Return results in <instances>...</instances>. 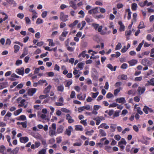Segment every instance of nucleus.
Segmentation results:
<instances>
[{
  "label": "nucleus",
  "instance_id": "ea45409f",
  "mask_svg": "<svg viewBox=\"0 0 154 154\" xmlns=\"http://www.w3.org/2000/svg\"><path fill=\"white\" fill-rule=\"evenodd\" d=\"M20 47L19 46L17 45H15L14 46V52L15 53H17L19 50Z\"/></svg>",
  "mask_w": 154,
  "mask_h": 154
},
{
  "label": "nucleus",
  "instance_id": "3c124183",
  "mask_svg": "<svg viewBox=\"0 0 154 154\" xmlns=\"http://www.w3.org/2000/svg\"><path fill=\"white\" fill-rule=\"evenodd\" d=\"M22 63V61L21 60H17L15 63V64L17 66H19Z\"/></svg>",
  "mask_w": 154,
  "mask_h": 154
},
{
  "label": "nucleus",
  "instance_id": "e433bc0d",
  "mask_svg": "<svg viewBox=\"0 0 154 154\" xmlns=\"http://www.w3.org/2000/svg\"><path fill=\"white\" fill-rule=\"evenodd\" d=\"M145 27L144 23L143 21H141L140 22V24L138 26V28L139 29H142Z\"/></svg>",
  "mask_w": 154,
  "mask_h": 154
},
{
  "label": "nucleus",
  "instance_id": "f03ea898",
  "mask_svg": "<svg viewBox=\"0 0 154 154\" xmlns=\"http://www.w3.org/2000/svg\"><path fill=\"white\" fill-rule=\"evenodd\" d=\"M127 142L124 138H122L120 141L119 142L118 146L120 148V150L122 151L125 149V146Z\"/></svg>",
  "mask_w": 154,
  "mask_h": 154
},
{
  "label": "nucleus",
  "instance_id": "c85d7f7f",
  "mask_svg": "<svg viewBox=\"0 0 154 154\" xmlns=\"http://www.w3.org/2000/svg\"><path fill=\"white\" fill-rule=\"evenodd\" d=\"M122 88L121 87H119L114 90V94L115 96L117 95L118 94L120 91V90H122Z\"/></svg>",
  "mask_w": 154,
  "mask_h": 154
},
{
  "label": "nucleus",
  "instance_id": "37998d69",
  "mask_svg": "<svg viewBox=\"0 0 154 154\" xmlns=\"http://www.w3.org/2000/svg\"><path fill=\"white\" fill-rule=\"evenodd\" d=\"M143 110L146 114H148V107L146 106H145L143 109Z\"/></svg>",
  "mask_w": 154,
  "mask_h": 154
},
{
  "label": "nucleus",
  "instance_id": "bb28decb",
  "mask_svg": "<svg viewBox=\"0 0 154 154\" xmlns=\"http://www.w3.org/2000/svg\"><path fill=\"white\" fill-rule=\"evenodd\" d=\"M17 124L18 125H21L23 128H26L27 127V122L26 121L23 122H17Z\"/></svg>",
  "mask_w": 154,
  "mask_h": 154
},
{
  "label": "nucleus",
  "instance_id": "4be33fe9",
  "mask_svg": "<svg viewBox=\"0 0 154 154\" xmlns=\"http://www.w3.org/2000/svg\"><path fill=\"white\" fill-rule=\"evenodd\" d=\"M107 28L106 27H105L102 30V31L100 33V34L102 35H104L107 34H109V32H107Z\"/></svg>",
  "mask_w": 154,
  "mask_h": 154
},
{
  "label": "nucleus",
  "instance_id": "69168bd1",
  "mask_svg": "<svg viewBox=\"0 0 154 154\" xmlns=\"http://www.w3.org/2000/svg\"><path fill=\"white\" fill-rule=\"evenodd\" d=\"M72 84V81H68L66 85H65V87H68L69 88V86Z\"/></svg>",
  "mask_w": 154,
  "mask_h": 154
},
{
  "label": "nucleus",
  "instance_id": "9d476101",
  "mask_svg": "<svg viewBox=\"0 0 154 154\" xmlns=\"http://www.w3.org/2000/svg\"><path fill=\"white\" fill-rule=\"evenodd\" d=\"M99 13V12L98 11V7L95 8H94L88 11V13L90 14H96Z\"/></svg>",
  "mask_w": 154,
  "mask_h": 154
},
{
  "label": "nucleus",
  "instance_id": "20e7f679",
  "mask_svg": "<svg viewBox=\"0 0 154 154\" xmlns=\"http://www.w3.org/2000/svg\"><path fill=\"white\" fill-rule=\"evenodd\" d=\"M76 1V0H69V3L70 6L74 10H76L77 8V6L75 2Z\"/></svg>",
  "mask_w": 154,
  "mask_h": 154
},
{
  "label": "nucleus",
  "instance_id": "c03bdc74",
  "mask_svg": "<svg viewBox=\"0 0 154 154\" xmlns=\"http://www.w3.org/2000/svg\"><path fill=\"white\" fill-rule=\"evenodd\" d=\"M99 94L98 92H97L95 93L91 92V94L92 95V97L93 98H96Z\"/></svg>",
  "mask_w": 154,
  "mask_h": 154
},
{
  "label": "nucleus",
  "instance_id": "aec40b11",
  "mask_svg": "<svg viewBox=\"0 0 154 154\" xmlns=\"http://www.w3.org/2000/svg\"><path fill=\"white\" fill-rule=\"evenodd\" d=\"M26 101V100L25 99H22L21 100L20 102V104L18 105L19 107H23L24 106V108H26L27 107V105H25V102Z\"/></svg>",
  "mask_w": 154,
  "mask_h": 154
},
{
  "label": "nucleus",
  "instance_id": "4d7b16f0",
  "mask_svg": "<svg viewBox=\"0 0 154 154\" xmlns=\"http://www.w3.org/2000/svg\"><path fill=\"white\" fill-rule=\"evenodd\" d=\"M85 20L88 23L92 22L93 21V20L92 19L88 17H86L85 18Z\"/></svg>",
  "mask_w": 154,
  "mask_h": 154
},
{
  "label": "nucleus",
  "instance_id": "412c9836",
  "mask_svg": "<svg viewBox=\"0 0 154 154\" xmlns=\"http://www.w3.org/2000/svg\"><path fill=\"white\" fill-rule=\"evenodd\" d=\"M125 11L126 12H128V20H130L131 19V12L130 11V9L129 8L125 10Z\"/></svg>",
  "mask_w": 154,
  "mask_h": 154
},
{
  "label": "nucleus",
  "instance_id": "f8f14e48",
  "mask_svg": "<svg viewBox=\"0 0 154 154\" xmlns=\"http://www.w3.org/2000/svg\"><path fill=\"white\" fill-rule=\"evenodd\" d=\"M66 119L68 120L69 123H72L74 122V120L72 118V117L69 114H67L66 115Z\"/></svg>",
  "mask_w": 154,
  "mask_h": 154
},
{
  "label": "nucleus",
  "instance_id": "c9c22d12",
  "mask_svg": "<svg viewBox=\"0 0 154 154\" xmlns=\"http://www.w3.org/2000/svg\"><path fill=\"white\" fill-rule=\"evenodd\" d=\"M86 51H84L82 52L78 56L79 57H82L84 58L86 56Z\"/></svg>",
  "mask_w": 154,
  "mask_h": 154
},
{
  "label": "nucleus",
  "instance_id": "ddd939ff",
  "mask_svg": "<svg viewBox=\"0 0 154 154\" xmlns=\"http://www.w3.org/2000/svg\"><path fill=\"white\" fill-rule=\"evenodd\" d=\"M64 127L62 125L59 126L57 128V134L62 133L63 131Z\"/></svg>",
  "mask_w": 154,
  "mask_h": 154
},
{
  "label": "nucleus",
  "instance_id": "603ef678",
  "mask_svg": "<svg viewBox=\"0 0 154 154\" xmlns=\"http://www.w3.org/2000/svg\"><path fill=\"white\" fill-rule=\"evenodd\" d=\"M122 83L121 82H117L115 84V86L116 87H120L122 85Z\"/></svg>",
  "mask_w": 154,
  "mask_h": 154
},
{
  "label": "nucleus",
  "instance_id": "cd10ccee",
  "mask_svg": "<svg viewBox=\"0 0 154 154\" xmlns=\"http://www.w3.org/2000/svg\"><path fill=\"white\" fill-rule=\"evenodd\" d=\"M19 148L16 147L11 151V154H17L18 152Z\"/></svg>",
  "mask_w": 154,
  "mask_h": 154
},
{
  "label": "nucleus",
  "instance_id": "e2e57ef3",
  "mask_svg": "<svg viewBox=\"0 0 154 154\" xmlns=\"http://www.w3.org/2000/svg\"><path fill=\"white\" fill-rule=\"evenodd\" d=\"M17 17L21 19H22L24 17V15L23 13H19L17 14Z\"/></svg>",
  "mask_w": 154,
  "mask_h": 154
},
{
  "label": "nucleus",
  "instance_id": "6ab92c4d",
  "mask_svg": "<svg viewBox=\"0 0 154 154\" xmlns=\"http://www.w3.org/2000/svg\"><path fill=\"white\" fill-rule=\"evenodd\" d=\"M138 106V105L135 104L134 106V108L136 109L137 111V113L140 115H142L143 114V112L141 110L140 108V107H137V106Z\"/></svg>",
  "mask_w": 154,
  "mask_h": 154
},
{
  "label": "nucleus",
  "instance_id": "338daca9",
  "mask_svg": "<svg viewBox=\"0 0 154 154\" xmlns=\"http://www.w3.org/2000/svg\"><path fill=\"white\" fill-rule=\"evenodd\" d=\"M82 145V143L81 142H76L75 143H74L73 144V146H81Z\"/></svg>",
  "mask_w": 154,
  "mask_h": 154
},
{
  "label": "nucleus",
  "instance_id": "13d9d810",
  "mask_svg": "<svg viewBox=\"0 0 154 154\" xmlns=\"http://www.w3.org/2000/svg\"><path fill=\"white\" fill-rule=\"evenodd\" d=\"M7 2L10 5L16 4L14 0H6Z\"/></svg>",
  "mask_w": 154,
  "mask_h": 154
},
{
  "label": "nucleus",
  "instance_id": "7c9ffc66",
  "mask_svg": "<svg viewBox=\"0 0 154 154\" xmlns=\"http://www.w3.org/2000/svg\"><path fill=\"white\" fill-rule=\"evenodd\" d=\"M22 109L21 108L20 109L14 112V114L17 116L19 115L22 111Z\"/></svg>",
  "mask_w": 154,
  "mask_h": 154
},
{
  "label": "nucleus",
  "instance_id": "9b49d317",
  "mask_svg": "<svg viewBox=\"0 0 154 154\" xmlns=\"http://www.w3.org/2000/svg\"><path fill=\"white\" fill-rule=\"evenodd\" d=\"M29 140V138L27 137H21L20 138V141L21 143H26Z\"/></svg>",
  "mask_w": 154,
  "mask_h": 154
},
{
  "label": "nucleus",
  "instance_id": "864d4df0",
  "mask_svg": "<svg viewBox=\"0 0 154 154\" xmlns=\"http://www.w3.org/2000/svg\"><path fill=\"white\" fill-rule=\"evenodd\" d=\"M43 20L41 19L38 18L37 19L36 21V23L37 24H40L43 23Z\"/></svg>",
  "mask_w": 154,
  "mask_h": 154
},
{
  "label": "nucleus",
  "instance_id": "8fccbe9b",
  "mask_svg": "<svg viewBox=\"0 0 154 154\" xmlns=\"http://www.w3.org/2000/svg\"><path fill=\"white\" fill-rule=\"evenodd\" d=\"M118 105V104H117L116 103L114 102V103H112L110 104L109 105V108L114 107L117 106Z\"/></svg>",
  "mask_w": 154,
  "mask_h": 154
},
{
  "label": "nucleus",
  "instance_id": "0eeeda50",
  "mask_svg": "<svg viewBox=\"0 0 154 154\" xmlns=\"http://www.w3.org/2000/svg\"><path fill=\"white\" fill-rule=\"evenodd\" d=\"M68 33V31H63L61 33V35L59 37V39L61 41H64L65 38L64 37H66Z\"/></svg>",
  "mask_w": 154,
  "mask_h": 154
},
{
  "label": "nucleus",
  "instance_id": "f704fd0d",
  "mask_svg": "<svg viewBox=\"0 0 154 154\" xmlns=\"http://www.w3.org/2000/svg\"><path fill=\"white\" fill-rule=\"evenodd\" d=\"M75 129L76 131H82L83 130L82 126L81 125H76Z\"/></svg>",
  "mask_w": 154,
  "mask_h": 154
},
{
  "label": "nucleus",
  "instance_id": "a18cd8bd",
  "mask_svg": "<svg viewBox=\"0 0 154 154\" xmlns=\"http://www.w3.org/2000/svg\"><path fill=\"white\" fill-rule=\"evenodd\" d=\"M6 84L5 82L0 83V90L6 87Z\"/></svg>",
  "mask_w": 154,
  "mask_h": 154
},
{
  "label": "nucleus",
  "instance_id": "09e8293b",
  "mask_svg": "<svg viewBox=\"0 0 154 154\" xmlns=\"http://www.w3.org/2000/svg\"><path fill=\"white\" fill-rule=\"evenodd\" d=\"M94 132V131L93 130H91L90 131H87L85 132V134L89 135L91 136L92 135V134Z\"/></svg>",
  "mask_w": 154,
  "mask_h": 154
},
{
  "label": "nucleus",
  "instance_id": "4468645a",
  "mask_svg": "<svg viewBox=\"0 0 154 154\" xmlns=\"http://www.w3.org/2000/svg\"><path fill=\"white\" fill-rule=\"evenodd\" d=\"M145 91V88L144 87L141 88L140 87H138L137 91L140 94H141L143 93Z\"/></svg>",
  "mask_w": 154,
  "mask_h": 154
},
{
  "label": "nucleus",
  "instance_id": "de8ad7c7",
  "mask_svg": "<svg viewBox=\"0 0 154 154\" xmlns=\"http://www.w3.org/2000/svg\"><path fill=\"white\" fill-rule=\"evenodd\" d=\"M122 47V45L119 42L118 44L116 45L115 50H119Z\"/></svg>",
  "mask_w": 154,
  "mask_h": 154
},
{
  "label": "nucleus",
  "instance_id": "49530a36",
  "mask_svg": "<svg viewBox=\"0 0 154 154\" xmlns=\"http://www.w3.org/2000/svg\"><path fill=\"white\" fill-rule=\"evenodd\" d=\"M147 2V1L146 0L143 3L141 2L139 4V5L141 7H143L145 6L146 5Z\"/></svg>",
  "mask_w": 154,
  "mask_h": 154
},
{
  "label": "nucleus",
  "instance_id": "79ce46f5",
  "mask_svg": "<svg viewBox=\"0 0 154 154\" xmlns=\"http://www.w3.org/2000/svg\"><path fill=\"white\" fill-rule=\"evenodd\" d=\"M48 41L49 42L48 45L50 46H54V43L53 42V40L51 39H48Z\"/></svg>",
  "mask_w": 154,
  "mask_h": 154
},
{
  "label": "nucleus",
  "instance_id": "1a4fd4ad",
  "mask_svg": "<svg viewBox=\"0 0 154 154\" xmlns=\"http://www.w3.org/2000/svg\"><path fill=\"white\" fill-rule=\"evenodd\" d=\"M37 89L35 88H33L29 89L27 91V94L28 95L32 96L35 93Z\"/></svg>",
  "mask_w": 154,
  "mask_h": 154
},
{
  "label": "nucleus",
  "instance_id": "4c0bfd02",
  "mask_svg": "<svg viewBox=\"0 0 154 154\" xmlns=\"http://www.w3.org/2000/svg\"><path fill=\"white\" fill-rule=\"evenodd\" d=\"M46 152V149H42L40 150L37 154H45Z\"/></svg>",
  "mask_w": 154,
  "mask_h": 154
},
{
  "label": "nucleus",
  "instance_id": "dca6fc26",
  "mask_svg": "<svg viewBox=\"0 0 154 154\" xmlns=\"http://www.w3.org/2000/svg\"><path fill=\"white\" fill-rule=\"evenodd\" d=\"M106 66L112 71H115L117 68V66H115L114 67V68H113L112 65L110 64H108Z\"/></svg>",
  "mask_w": 154,
  "mask_h": 154
},
{
  "label": "nucleus",
  "instance_id": "7ed1b4c3",
  "mask_svg": "<svg viewBox=\"0 0 154 154\" xmlns=\"http://www.w3.org/2000/svg\"><path fill=\"white\" fill-rule=\"evenodd\" d=\"M68 17V15H65L63 12H61L60 13V19L63 22H66L67 20Z\"/></svg>",
  "mask_w": 154,
  "mask_h": 154
},
{
  "label": "nucleus",
  "instance_id": "6e6552de",
  "mask_svg": "<svg viewBox=\"0 0 154 154\" xmlns=\"http://www.w3.org/2000/svg\"><path fill=\"white\" fill-rule=\"evenodd\" d=\"M24 68L23 67H21L15 70V72L18 74L23 75L24 74Z\"/></svg>",
  "mask_w": 154,
  "mask_h": 154
},
{
  "label": "nucleus",
  "instance_id": "f257e3e1",
  "mask_svg": "<svg viewBox=\"0 0 154 154\" xmlns=\"http://www.w3.org/2000/svg\"><path fill=\"white\" fill-rule=\"evenodd\" d=\"M49 133L51 136H53L54 135L56 136L57 134V132H56V124L55 123H53L51 127H49Z\"/></svg>",
  "mask_w": 154,
  "mask_h": 154
},
{
  "label": "nucleus",
  "instance_id": "72a5a7b5",
  "mask_svg": "<svg viewBox=\"0 0 154 154\" xmlns=\"http://www.w3.org/2000/svg\"><path fill=\"white\" fill-rule=\"evenodd\" d=\"M78 23V20H75L73 23L70 24L69 26L70 27H73L75 26Z\"/></svg>",
  "mask_w": 154,
  "mask_h": 154
},
{
  "label": "nucleus",
  "instance_id": "f3484780",
  "mask_svg": "<svg viewBox=\"0 0 154 154\" xmlns=\"http://www.w3.org/2000/svg\"><path fill=\"white\" fill-rule=\"evenodd\" d=\"M16 119L18 120L24 121L26 120V117L24 115H21L17 117Z\"/></svg>",
  "mask_w": 154,
  "mask_h": 154
},
{
  "label": "nucleus",
  "instance_id": "5701e85b",
  "mask_svg": "<svg viewBox=\"0 0 154 154\" xmlns=\"http://www.w3.org/2000/svg\"><path fill=\"white\" fill-rule=\"evenodd\" d=\"M51 88V86L49 85L47 87L45 88L44 90V93L45 94H47L49 92L50 89Z\"/></svg>",
  "mask_w": 154,
  "mask_h": 154
},
{
  "label": "nucleus",
  "instance_id": "393cba45",
  "mask_svg": "<svg viewBox=\"0 0 154 154\" xmlns=\"http://www.w3.org/2000/svg\"><path fill=\"white\" fill-rule=\"evenodd\" d=\"M120 78L122 80H126L128 78L127 75L124 74H122L120 75H119L118 77V78L119 79Z\"/></svg>",
  "mask_w": 154,
  "mask_h": 154
},
{
  "label": "nucleus",
  "instance_id": "0e129e2a",
  "mask_svg": "<svg viewBox=\"0 0 154 154\" xmlns=\"http://www.w3.org/2000/svg\"><path fill=\"white\" fill-rule=\"evenodd\" d=\"M77 98L80 100H84L85 98L83 97L81 94H78L77 95Z\"/></svg>",
  "mask_w": 154,
  "mask_h": 154
},
{
  "label": "nucleus",
  "instance_id": "b1692460",
  "mask_svg": "<svg viewBox=\"0 0 154 154\" xmlns=\"http://www.w3.org/2000/svg\"><path fill=\"white\" fill-rule=\"evenodd\" d=\"M6 148L5 146L4 145L0 146V152L3 154H5V151H6Z\"/></svg>",
  "mask_w": 154,
  "mask_h": 154
},
{
  "label": "nucleus",
  "instance_id": "2f4dec72",
  "mask_svg": "<svg viewBox=\"0 0 154 154\" xmlns=\"http://www.w3.org/2000/svg\"><path fill=\"white\" fill-rule=\"evenodd\" d=\"M64 89V88L63 85L58 86L57 87V90L58 91L63 92Z\"/></svg>",
  "mask_w": 154,
  "mask_h": 154
},
{
  "label": "nucleus",
  "instance_id": "423d86ee",
  "mask_svg": "<svg viewBox=\"0 0 154 154\" xmlns=\"http://www.w3.org/2000/svg\"><path fill=\"white\" fill-rule=\"evenodd\" d=\"M141 63L145 66H150L151 65V62L149 60L145 58L143 59L142 60Z\"/></svg>",
  "mask_w": 154,
  "mask_h": 154
},
{
  "label": "nucleus",
  "instance_id": "a19ab883",
  "mask_svg": "<svg viewBox=\"0 0 154 154\" xmlns=\"http://www.w3.org/2000/svg\"><path fill=\"white\" fill-rule=\"evenodd\" d=\"M105 150L108 152H111L112 150V147L111 146H106L104 148Z\"/></svg>",
  "mask_w": 154,
  "mask_h": 154
},
{
  "label": "nucleus",
  "instance_id": "39448f33",
  "mask_svg": "<svg viewBox=\"0 0 154 154\" xmlns=\"http://www.w3.org/2000/svg\"><path fill=\"white\" fill-rule=\"evenodd\" d=\"M73 131V128L71 126H68L67 128H66L64 132L65 134L67 135L68 136L71 135V133Z\"/></svg>",
  "mask_w": 154,
  "mask_h": 154
},
{
  "label": "nucleus",
  "instance_id": "6e6d98bb",
  "mask_svg": "<svg viewBox=\"0 0 154 154\" xmlns=\"http://www.w3.org/2000/svg\"><path fill=\"white\" fill-rule=\"evenodd\" d=\"M84 65V63L81 62L78 63L77 66L79 68L82 69H83V66Z\"/></svg>",
  "mask_w": 154,
  "mask_h": 154
},
{
  "label": "nucleus",
  "instance_id": "5fc2aeb1",
  "mask_svg": "<svg viewBox=\"0 0 154 154\" xmlns=\"http://www.w3.org/2000/svg\"><path fill=\"white\" fill-rule=\"evenodd\" d=\"M128 67V65L126 63H124L121 66V68L122 69H126Z\"/></svg>",
  "mask_w": 154,
  "mask_h": 154
},
{
  "label": "nucleus",
  "instance_id": "bf43d9fd",
  "mask_svg": "<svg viewBox=\"0 0 154 154\" xmlns=\"http://www.w3.org/2000/svg\"><path fill=\"white\" fill-rule=\"evenodd\" d=\"M113 97V94L110 92L108 93L106 95V97L107 98H110Z\"/></svg>",
  "mask_w": 154,
  "mask_h": 154
},
{
  "label": "nucleus",
  "instance_id": "473e14b6",
  "mask_svg": "<svg viewBox=\"0 0 154 154\" xmlns=\"http://www.w3.org/2000/svg\"><path fill=\"white\" fill-rule=\"evenodd\" d=\"M137 7V4L136 3H133L131 5V8L132 10L133 11H135L136 10Z\"/></svg>",
  "mask_w": 154,
  "mask_h": 154
},
{
  "label": "nucleus",
  "instance_id": "a878e982",
  "mask_svg": "<svg viewBox=\"0 0 154 154\" xmlns=\"http://www.w3.org/2000/svg\"><path fill=\"white\" fill-rule=\"evenodd\" d=\"M128 63L131 66L134 65L137 63V61L135 60H132L128 61Z\"/></svg>",
  "mask_w": 154,
  "mask_h": 154
},
{
  "label": "nucleus",
  "instance_id": "c756f323",
  "mask_svg": "<svg viewBox=\"0 0 154 154\" xmlns=\"http://www.w3.org/2000/svg\"><path fill=\"white\" fill-rule=\"evenodd\" d=\"M116 124H111L110 126L111 128L110 131L112 132L115 131V129L116 128Z\"/></svg>",
  "mask_w": 154,
  "mask_h": 154
},
{
  "label": "nucleus",
  "instance_id": "680f3d73",
  "mask_svg": "<svg viewBox=\"0 0 154 154\" xmlns=\"http://www.w3.org/2000/svg\"><path fill=\"white\" fill-rule=\"evenodd\" d=\"M92 26L94 27V28L95 30H97L98 28V27L99 26V24L95 23H93L92 24Z\"/></svg>",
  "mask_w": 154,
  "mask_h": 154
},
{
  "label": "nucleus",
  "instance_id": "052dcab7",
  "mask_svg": "<svg viewBox=\"0 0 154 154\" xmlns=\"http://www.w3.org/2000/svg\"><path fill=\"white\" fill-rule=\"evenodd\" d=\"M117 8L118 9H120L123 7V5L121 3H119L117 5Z\"/></svg>",
  "mask_w": 154,
  "mask_h": 154
},
{
  "label": "nucleus",
  "instance_id": "2eb2a0df",
  "mask_svg": "<svg viewBox=\"0 0 154 154\" xmlns=\"http://www.w3.org/2000/svg\"><path fill=\"white\" fill-rule=\"evenodd\" d=\"M116 102H118L120 103H124L125 102V100L124 97H121L120 98H117L116 100Z\"/></svg>",
  "mask_w": 154,
  "mask_h": 154
},
{
  "label": "nucleus",
  "instance_id": "58836bf2",
  "mask_svg": "<svg viewBox=\"0 0 154 154\" xmlns=\"http://www.w3.org/2000/svg\"><path fill=\"white\" fill-rule=\"evenodd\" d=\"M100 134L102 137H105L106 136V134L105 131L102 129H100L99 130Z\"/></svg>",
  "mask_w": 154,
  "mask_h": 154
},
{
  "label": "nucleus",
  "instance_id": "a211bd4d",
  "mask_svg": "<svg viewBox=\"0 0 154 154\" xmlns=\"http://www.w3.org/2000/svg\"><path fill=\"white\" fill-rule=\"evenodd\" d=\"M148 83L145 85L146 86L149 85H154V78L151 79L150 81H148Z\"/></svg>",
  "mask_w": 154,
  "mask_h": 154
},
{
  "label": "nucleus",
  "instance_id": "774afa93",
  "mask_svg": "<svg viewBox=\"0 0 154 154\" xmlns=\"http://www.w3.org/2000/svg\"><path fill=\"white\" fill-rule=\"evenodd\" d=\"M75 92L74 91H72L71 92V94L70 95V97L71 98H74L75 97Z\"/></svg>",
  "mask_w": 154,
  "mask_h": 154
}]
</instances>
